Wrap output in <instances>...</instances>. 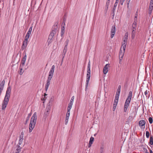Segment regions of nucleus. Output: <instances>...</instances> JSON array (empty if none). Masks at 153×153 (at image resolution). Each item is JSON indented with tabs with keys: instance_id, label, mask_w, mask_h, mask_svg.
I'll return each mask as SVG.
<instances>
[{
	"instance_id": "nucleus-3",
	"label": "nucleus",
	"mask_w": 153,
	"mask_h": 153,
	"mask_svg": "<svg viewBox=\"0 0 153 153\" xmlns=\"http://www.w3.org/2000/svg\"><path fill=\"white\" fill-rule=\"evenodd\" d=\"M36 119L37 114L36 112H35L33 114L30 120L29 125V133L31 132L35 127L36 121Z\"/></svg>"
},
{
	"instance_id": "nucleus-53",
	"label": "nucleus",
	"mask_w": 153,
	"mask_h": 153,
	"mask_svg": "<svg viewBox=\"0 0 153 153\" xmlns=\"http://www.w3.org/2000/svg\"><path fill=\"white\" fill-rule=\"evenodd\" d=\"M43 100H45V97H44L43 99Z\"/></svg>"
},
{
	"instance_id": "nucleus-28",
	"label": "nucleus",
	"mask_w": 153,
	"mask_h": 153,
	"mask_svg": "<svg viewBox=\"0 0 153 153\" xmlns=\"http://www.w3.org/2000/svg\"><path fill=\"white\" fill-rule=\"evenodd\" d=\"M27 56L25 54L22 58V61L25 62Z\"/></svg>"
},
{
	"instance_id": "nucleus-37",
	"label": "nucleus",
	"mask_w": 153,
	"mask_h": 153,
	"mask_svg": "<svg viewBox=\"0 0 153 153\" xmlns=\"http://www.w3.org/2000/svg\"><path fill=\"white\" fill-rule=\"evenodd\" d=\"M90 67H91L90 62V61H89V62H88V63L87 68H90Z\"/></svg>"
},
{
	"instance_id": "nucleus-40",
	"label": "nucleus",
	"mask_w": 153,
	"mask_h": 153,
	"mask_svg": "<svg viewBox=\"0 0 153 153\" xmlns=\"http://www.w3.org/2000/svg\"><path fill=\"white\" fill-rule=\"evenodd\" d=\"M119 97L116 96L114 100H118V101Z\"/></svg>"
},
{
	"instance_id": "nucleus-32",
	"label": "nucleus",
	"mask_w": 153,
	"mask_h": 153,
	"mask_svg": "<svg viewBox=\"0 0 153 153\" xmlns=\"http://www.w3.org/2000/svg\"><path fill=\"white\" fill-rule=\"evenodd\" d=\"M119 2V0H116L115 3L114 4V7H117V4Z\"/></svg>"
},
{
	"instance_id": "nucleus-30",
	"label": "nucleus",
	"mask_w": 153,
	"mask_h": 153,
	"mask_svg": "<svg viewBox=\"0 0 153 153\" xmlns=\"http://www.w3.org/2000/svg\"><path fill=\"white\" fill-rule=\"evenodd\" d=\"M149 123L150 124H152L153 122L152 118L151 117H149Z\"/></svg>"
},
{
	"instance_id": "nucleus-23",
	"label": "nucleus",
	"mask_w": 153,
	"mask_h": 153,
	"mask_svg": "<svg viewBox=\"0 0 153 153\" xmlns=\"http://www.w3.org/2000/svg\"><path fill=\"white\" fill-rule=\"evenodd\" d=\"M68 42V40L65 42L66 45H65L64 50L67 51V45Z\"/></svg>"
},
{
	"instance_id": "nucleus-21",
	"label": "nucleus",
	"mask_w": 153,
	"mask_h": 153,
	"mask_svg": "<svg viewBox=\"0 0 153 153\" xmlns=\"http://www.w3.org/2000/svg\"><path fill=\"white\" fill-rule=\"evenodd\" d=\"M149 143L151 145H153V138L152 136L150 137L149 142Z\"/></svg>"
},
{
	"instance_id": "nucleus-36",
	"label": "nucleus",
	"mask_w": 153,
	"mask_h": 153,
	"mask_svg": "<svg viewBox=\"0 0 153 153\" xmlns=\"http://www.w3.org/2000/svg\"><path fill=\"white\" fill-rule=\"evenodd\" d=\"M125 0H120V4L121 5H123Z\"/></svg>"
},
{
	"instance_id": "nucleus-34",
	"label": "nucleus",
	"mask_w": 153,
	"mask_h": 153,
	"mask_svg": "<svg viewBox=\"0 0 153 153\" xmlns=\"http://www.w3.org/2000/svg\"><path fill=\"white\" fill-rule=\"evenodd\" d=\"M25 62L21 61L20 65H21L22 67H23V66L25 65Z\"/></svg>"
},
{
	"instance_id": "nucleus-46",
	"label": "nucleus",
	"mask_w": 153,
	"mask_h": 153,
	"mask_svg": "<svg viewBox=\"0 0 153 153\" xmlns=\"http://www.w3.org/2000/svg\"><path fill=\"white\" fill-rule=\"evenodd\" d=\"M116 106L115 105V107H114V106L113 105V111H114V110H115V108H116Z\"/></svg>"
},
{
	"instance_id": "nucleus-57",
	"label": "nucleus",
	"mask_w": 153,
	"mask_h": 153,
	"mask_svg": "<svg viewBox=\"0 0 153 153\" xmlns=\"http://www.w3.org/2000/svg\"><path fill=\"white\" fill-rule=\"evenodd\" d=\"M146 153H149L148 152H146Z\"/></svg>"
},
{
	"instance_id": "nucleus-47",
	"label": "nucleus",
	"mask_w": 153,
	"mask_h": 153,
	"mask_svg": "<svg viewBox=\"0 0 153 153\" xmlns=\"http://www.w3.org/2000/svg\"><path fill=\"white\" fill-rule=\"evenodd\" d=\"M92 144H90V143H89L88 144V147H90L91 146Z\"/></svg>"
},
{
	"instance_id": "nucleus-38",
	"label": "nucleus",
	"mask_w": 153,
	"mask_h": 153,
	"mask_svg": "<svg viewBox=\"0 0 153 153\" xmlns=\"http://www.w3.org/2000/svg\"><path fill=\"white\" fill-rule=\"evenodd\" d=\"M144 94H145V96H146V97H147L148 95V91H147V90H146L145 91V92H144Z\"/></svg>"
},
{
	"instance_id": "nucleus-61",
	"label": "nucleus",
	"mask_w": 153,
	"mask_h": 153,
	"mask_svg": "<svg viewBox=\"0 0 153 153\" xmlns=\"http://www.w3.org/2000/svg\"><path fill=\"white\" fill-rule=\"evenodd\" d=\"M15 153H19L18 152H16Z\"/></svg>"
},
{
	"instance_id": "nucleus-13",
	"label": "nucleus",
	"mask_w": 153,
	"mask_h": 153,
	"mask_svg": "<svg viewBox=\"0 0 153 153\" xmlns=\"http://www.w3.org/2000/svg\"><path fill=\"white\" fill-rule=\"evenodd\" d=\"M56 30V29H55L54 30H52V32L51 33L50 35L49 36V38L48 39V41L50 39V41H51V40L52 39L53 37L54 36V34H55Z\"/></svg>"
},
{
	"instance_id": "nucleus-8",
	"label": "nucleus",
	"mask_w": 153,
	"mask_h": 153,
	"mask_svg": "<svg viewBox=\"0 0 153 153\" xmlns=\"http://www.w3.org/2000/svg\"><path fill=\"white\" fill-rule=\"evenodd\" d=\"M116 32V28L115 25H113L111 27V37L112 39L114 36Z\"/></svg>"
},
{
	"instance_id": "nucleus-44",
	"label": "nucleus",
	"mask_w": 153,
	"mask_h": 153,
	"mask_svg": "<svg viewBox=\"0 0 153 153\" xmlns=\"http://www.w3.org/2000/svg\"><path fill=\"white\" fill-rule=\"evenodd\" d=\"M103 147L102 146L100 147V150H102V151H103Z\"/></svg>"
},
{
	"instance_id": "nucleus-35",
	"label": "nucleus",
	"mask_w": 153,
	"mask_h": 153,
	"mask_svg": "<svg viewBox=\"0 0 153 153\" xmlns=\"http://www.w3.org/2000/svg\"><path fill=\"white\" fill-rule=\"evenodd\" d=\"M133 118L131 116H129L128 117V120L130 121H131L133 120Z\"/></svg>"
},
{
	"instance_id": "nucleus-5",
	"label": "nucleus",
	"mask_w": 153,
	"mask_h": 153,
	"mask_svg": "<svg viewBox=\"0 0 153 153\" xmlns=\"http://www.w3.org/2000/svg\"><path fill=\"white\" fill-rule=\"evenodd\" d=\"M91 70L90 68H87V74H86V79L85 82V89H87L88 86L89 81L91 77Z\"/></svg>"
},
{
	"instance_id": "nucleus-59",
	"label": "nucleus",
	"mask_w": 153,
	"mask_h": 153,
	"mask_svg": "<svg viewBox=\"0 0 153 153\" xmlns=\"http://www.w3.org/2000/svg\"><path fill=\"white\" fill-rule=\"evenodd\" d=\"M45 94V95H47V94Z\"/></svg>"
},
{
	"instance_id": "nucleus-1",
	"label": "nucleus",
	"mask_w": 153,
	"mask_h": 153,
	"mask_svg": "<svg viewBox=\"0 0 153 153\" xmlns=\"http://www.w3.org/2000/svg\"><path fill=\"white\" fill-rule=\"evenodd\" d=\"M11 88L10 87H8L7 88L6 94L4 100L2 104V109L4 110L8 104L9 98L10 96Z\"/></svg>"
},
{
	"instance_id": "nucleus-24",
	"label": "nucleus",
	"mask_w": 153,
	"mask_h": 153,
	"mask_svg": "<svg viewBox=\"0 0 153 153\" xmlns=\"http://www.w3.org/2000/svg\"><path fill=\"white\" fill-rule=\"evenodd\" d=\"M110 2V0H108L106 2L105 7H107V9H108V6L109 5Z\"/></svg>"
},
{
	"instance_id": "nucleus-49",
	"label": "nucleus",
	"mask_w": 153,
	"mask_h": 153,
	"mask_svg": "<svg viewBox=\"0 0 153 153\" xmlns=\"http://www.w3.org/2000/svg\"><path fill=\"white\" fill-rule=\"evenodd\" d=\"M21 135L23 136L24 135V133L23 132H22L21 133Z\"/></svg>"
},
{
	"instance_id": "nucleus-17",
	"label": "nucleus",
	"mask_w": 153,
	"mask_h": 153,
	"mask_svg": "<svg viewBox=\"0 0 153 153\" xmlns=\"http://www.w3.org/2000/svg\"><path fill=\"white\" fill-rule=\"evenodd\" d=\"M136 33V30H132L131 38L132 39H134V38Z\"/></svg>"
},
{
	"instance_id": "nucleus-39",
	"label": "nucleus",
	"mask_w": 153,
	"mask_h": 153,
	"mask_svg": "<svg viewBox=\"0 0 153 153\" xmlns=\"http://www.w3.org/2000/svg\"><path fill=\"white\" fill-rule=\"evenodd\" d=\"M68 119H69L66 118L65 120V124H66V125L68 123Z\"/></svg>"
},
{
	"instance_id": "nucleus-2",
	"label": "nucleus",
	"mask_w": 153,
	"mask_h": 153,
	"mask_svg": "<svg viewBox=\"0 0 153 153\" xmlns=\"http://www.w3.org/2000/svg\"><path fill=\"white\" fill-rule=\"evenodd\" d=\"M54 69L55 66L54 65H52L49 72L48 77L47 81V83L45 85V89L46 91L48 90L49 86L50 84L51 80L53 75Z\"/></svg>"
},
{
	"instance_id": "nucleus-9",
	"label": "nucleus",
	"mask_w": 153,
	"mask_h": 153,
	"mask_svg": "<svg viewBox=\"0 0 153 153\" xmlns=\"http://www.w3.org/2000/svg\"><path fill=\"white\" fill-rule=\"evenodd\" d=\"M28 44V40L25 39L23 42V43L21 47V49L22 50L25 49L27 47Z\"/></svg>"
},
{
	"instance_id": "nucleus-11",
	"label": "nucleus",
	"mask_w": 153,
	"mask_h": 153,
	"mask_svg": "<svg viewBox=\"0 0 153 153\" xmlns=\"http://www.w3.org/2000/svg\"><path fill=\"white\" fill-rule=\"evenodd\" d=\"M153 9V2H150L149 8V14L151 15Z\"/></svg>"
},
{
	"instance_id": "nucleus-27",
	"label": "nucleus",
	"mask_w": 153,
	"mask_h": 153,
	"mask_svg": "<svg viewBox=\"0 0 153 153\" xmlns=\"http://www.w3.org/2000/svg\"><path fill=\"white\" fill-rule=\"evenodd\" d=\"M23 140V139L19 138V143L18 144H19V145H21L22 143Z\"/></svg>"
},
{
	"instance_id": "nucleus-19",
	"label": "nucleus",
	"mask_w": 153,
	"mask_h": 153,
	"mask_svg": "<svg viewBox=\"0 0 153 153\" xmlns=\"http://www.w3.org/2000/svg\"><path fill=\"white\" fill-rule=\"evenodd\" d=\"M71 110L67 109V112L66 115V118H69V117L70 115V111Z\"/></svg>"
},
{
	"instance_id": "nucleus-52",
	"label": "nucleus",
	"mask_w": 153,
	"mask_h": 153,
	"mask_svg": "<svg viewBox=\"0 0 153 153\" xmlns=\"http://www.w3.org/2000/svg\"><path fill=\"white\" fill-rule=\"evenodd\" d=\"M108 9H107V7H106L105 6V10H106V11H107V10Z\"/></svg>"
},
{
	"instance_id": "nucleus-50",
	"label": "nucleus",
	"mask_w": 153,
	"mask_h": 153,
	"mask_svg": "<svg viewBox=\"0 0 153 153\" xmlns=\"http://www.w3.org/2000/svg\"><path fill=\"white\" fill-rule=\"evenodd\" d=\"M28 120H29V119H28V118L26 119V122H25L26 123H27V122L28 121Z\"/></svg>"
},
{
	"instance_id": "nucleus-51",
	"label": "nucleus",
	"mask_w": 153,
	"mask_h": 153,
	"mask_svg": "<svg viewBox=\"0 0 153 153\" xmlns=\"http://www.w3.org/2000/svg\"><path fill=\"white\" fill-rule=\"evenodd\" d=\"M150 153H152V150H151V149L150 150Z\"/></svg>"
},
{
	"instance_id": "nucleus-42",
	"label": "nucleus",
	"mask_w": 153,
	"mask_h": 153,
	"mask_svg": "<svg viewBox=\"0 0 153 153\" xmlns=\"http://www.w3.org/2000/svg\"><path fill=\"white\" fill-rule=\"evenodd\" d=\"M120 94V93H118V92H117L116 93V96L119 97Z\"/></svg>"
},
{
	"instance_id": "nucleus-41",
	"label": "nucleus",
	"mask_w": 153,
	"mask_h": 153,
	"mask_svg": "<svg viewBox=\"0 0 153 153\" xmlns=\"http://www.w3.org/2000/svg\"><path fill=\"white\" fill-rule=\"evenodd\" d=\"M32 30V27H30L29 28V29L28 32H30L31 33Z\"/></svg>"
},
{
	"instance_id": "nucleus-18",
	"label": "nucleus",
	"mask_w": 153,
	"mask_h": 153,
	"mask_svg": "<svg viewBox=\"0 0 153 153\" xmlns=\"http://www.w3.org/2000/svg\"><path fill=\"white\" fill-rule=\"evenodd\" d=\"M23 67H22L21 65H20L19 69H20V71H19V73L20 75H22L23 73Z\"/></svg>"
},
{
	"instance_id": "nucleus-31",
	"label": "nucleus",
	"mask_w": 153,
	"mask_h": 153,
	"mask_svg": "<svg viewBox=\"0 0 153 153\" xmlns=\"http://www.w3.org/2000/svg\"><path fill=\"white\" fill-rule=\"evenodd\" d=\"M118 100H114V104H113L114 106V107H115V105L117 106V104L118 103Z\"/></svg>"
},
{
	"instance_id": "nucleus-54",
	"label": "nucleus",
	"mask_w": 153,
	"mask_h": 153,
	"mask_svg": "<svg viewBox=\"0 0 153 153\" xmlns=\"http://www.w3.org/2000/svg\"><path fill=\"white\" fill-rule=\"evenodd\" d=\"M153 2V0H151L150 1Z\"/></svg>"
},
{
	"instance_id": "nucleus-58",
	"label": "nucleus",
	"mask_w": 153,
	"mask_h": 153,
	"mask_svg": "<svg viewBox=\"0 0 153 153\" xmlns=\"http://www.w3.org/2000/svg\"><path fill=\"white\" fill-rule=\"evenodd\" d=\"M48 111H48V110H47V112H48Z\"/></svg>"
},
{
	"instance_id": "nucleus-20",
	"label": "nucleus",
	"mask_w": 153,
	"mask_h": 153,
	"mask_svg": "<svg viewBox=\"0 0 153 153\" xmlns=\"http://www.w3.org/2000/svg\"><path fill=\"white\" fill-rule=\"evenodd\" d=\"M31 33L30 32H27L25 36V39L28 40L31 34Z\"/></svg>"
},
{
	"instance_id": "nucleus-10",
	"label": "nucleus",
	"mask_w": 153,
	"mask_h": 153,
	"mask_svg": "<svg viewBox=\"0 0 153 153\" xmlns=\"http://www.w3.org/2000/svg\"><path fill=\"white\" fill-rule=\"evenodd\" d=\"M74 97L73 96L72 97L69 103L68 108V109L71 110L72 107V106L74 100Z\"/></svg>"
},
{
	"instance_id": "nucleus-7",
	"label": "nucleus",
	"mask_w": 153,
	"mask_h": 153,
	"mask_svg": "<svg viewBox=\"0 0 153 153\" xmlns=\"http://www.w3.org/2000/svg\"><path fill=\"white\" fill-rule=\"evenodd\" d=\"M125 50V49H124L122 48V47H121L119 55V59L120 61H121L123 58Z\"/></svg>"
},
{
	"instance_id": "nucleus-12",
	"label": "nucleus",
	"mask_w": 153,
	"mask_h": 153,
	"mask_svg": "<svg viewBox=\"0 0 153 153\" xmlns=\"http://www.w3.org/2000/svg\"><path fill=\"white\" fill-rule=\"evenodd\" d=\"M145 121L144 120H141L139 121V125L141 128L144 129L145 128Z\"/></svg>"
},
{
	"instance_id": "nucleus-56",
	"label": "nucleus",
	"mask_w": 153,
	"mask_h": 153,
	"mask_svg": "<svg viewBox=\"0 0 153 153\" xmlns=\"http://www.w3.org/2000/svg\"><path fill=\"white\" fill-rule=\"evenodd\" d=\"M63 61V60H62V62Z\"/></svg>"
},
{
	"instance_id": "nucleus-15",
	"label": "nucleus",
	"mask_w": 153,
	"mask_h": 153,
	"mask_svg": "<svg viewBox=\"0 0 153 153\" xmlns=\"http://www.w3.org/2000/svg\"><path fill=\"white\" fill-rule=\"evenodd\" d=\"M137 28V23L136 22L134 21L133 22L132 27V30H136Z\"/></svg>"
},
{
	"instance_id": "nucleus-33",
	"label": "nucleus",
	"mask_w": 153,
	"mask_h": 153,
	"mask_svg": "<svg viewBox=\"0 0 153 153\" xmlns=\"http://www.w3.org/2000/svg\"><path fill=\"white\" fill-rule=\"evenodd\" d=\"M120 88H121V86L120 85L119 86L117 92H118V93H120Z\"/></svg>"
},
{
	"instance_id": "nucleus-4",
	"label": "nucleus",
	"mask_w": 153,
	"mask_h": 153,
	"mask_svg": "<svg viewBox=\"0 0 153 153\" xmlns=\"http://www.w3.org/2000/svg\"><path fill=\"white\" fill-rule=\"evenodd\" d=\"M132 92L131 91H130L129 92L128 96L124 104L123 108V111L126 112L129 106V104L132 96Z\"/></svg>"
},
{
	"instance_id": "nucleus-60",
	"label": "nucleus",
	"mask_w": 153,
	"mask_h": 153,
	"mask_svg": "<svg viewBox=\"0 0 153 153\" xmlns=\"http://www.w3.org/2000/svg\"><path fill=\"white\" fill-rule=\"evenodd\" d=\"M128 0V1L129 2L130 0Z\"/></svg>"
},
{
	"instance_id": "nucleus-45",
	"label": "nucleus",
	"mask_w": 153,
	"mask_h": 153,
	"mask_svg": "<svg viewBox=\"0 0 153 153\" xmlns=\"http://www.w3.org/2000/svg\"><path fill=\"white\" fill-rule=\"evenodd\" d=\"M19 138L23 139V136L20 135L19 137Z\"/></svg>"
},
{
	"instance_id": "nucleus-29",
	"label": "nucleus",
	"mask_w": 153,
	"mask_h": 153,
	"mask_svg": "<svg viewBox=\"0 0 153 153\" xmlns=\"http://www.w3.org/2000/svg\"><path fill=\"white\" fill-rule=\"evenodd\" d=\"M146 136L147 138H149L150 135L148 131H146Z\"/></svg>"
},
{
	"instance_id": "nucleus-25",
	"label": "nucleus",
	"mask_w": 153,
	"mask_h": 153,
	"mask_svg": "<svg viewBox=\"0 0 153 153\" xmlns=\"http://www.w3.org/2000/svg\"><path fill=\"white\" fill-rule=\"evenodd\" d=\"M67 51L65 50H63V54L62 55V60H63L64 58L65 55Z\"/></svg>"
},
{
	"instance_id": "nucleus-48",
	"label": "nucleus",
	"mask_w": 153,
	"mask_h": 153,
	"mask_svg": "<svg viewBox=\"0 0 153 153\" xmlns=\"http://www.w3.org/2000/svg\"><path fill=\"white\" fill-rule=\"evenodd\" d=\"M103 151H102V150L100 151V153H103Z\"/></svg>"
},
{
	"instance_id": "nucleus-16",
	"label": "nucleus",
	"mask_w": 153,
	"mask_h": 153,
	"mask_svg": "<svg viewBox=\"0 0 153 153\" xmlns=\"http://www.w3.org/2000/svg\"><path fill=\"white\" fill-rule=\"evenodd\" d=\"M65 30V27L63 26L61 28V36H62L63 35V34L64 33Z\"/></svg>"
},
{
	"instance_id": "nucleus-43",
	"label": "nucleus",
	"mask_w": 153,
	"mask_h": 153,
	"mask_svg": "<svg viewBox=\"0 0 153 153\" xmlns=\"http://www.w3.org/2000/svg\"><path fill=\"white\" fill-rule=\"evenodd\" d=\"M31 113H30V114H28V116H27V118H28V119H29V117H30V116H31Z\"/></svg>"
},
{
	"instance_id": "nucleus-14",
	"label": "nucleus",
	"mask_w": 153,
	"mask_h": 153,
	"mask_svg": "<svg viewBox=\"0 0 153 153\" xmlns=\"http://www.w3.org/2000/svg\"><path fill=\"white\" fill-rule=\"evenodd\" d=\"M109 66L108 64H106L103 68V73L104 74H106L108 71V68Z\"/></svg>"
},
{
	"instance_id": "nucleus-22",
	"label": "nucleus",
	"mask_w": 153,
	"mask_h": 153,
	"mask_svg": "<svg viewBox=\"0 0 153 153\" xmlns=\"http://www.w3.org/2000/svg\"><path fill=\"white\" fill-rule=\"evenodd\" d=\"M19 144L17 145V148L16 149L17 152H18L19 153L21 151V148L19 146Z\"/></svg>"
},
{
	"instance_id": "nucleus-55",
	"label": "nucleus",
	"mask_w": 153,
	"mask_h": 153,
	"mask_svg": "<svg viewBox=\"0 0 153 153\" xmlns=\"http://www.w3.org/2000/svg\"><path fill=\"white\" fill-rule=\"evenodd\" d=\"M116 8V7H114V8H113V10H115V9Z\"/></svg>"
},
{
	"instance_id": "nucleus-6",
	"label": "nucleus",
	"mask_w": 153,
	"mask_h": 153,
	"mask_svg": "<svg viewBox=\"0 0 153 153\" xmlns=\"http://www.w3.org/2000/svg\"><path fill=\"white\" fill-rule=\"evenodd\" d=\"M128 38V34L127 33H126L124 36V39L123 40V42L122 43V45L121 47H122V48L124 49H126L127 42V41Z\"/></svg>"
},
{
	"instance_id": "nucleus-26",
	"label": "nucleus",
	"mask_w": 153,
	"mask_h": 153,
	"mask_svg": "<svg viewBox=\"0 0 153 153\" xmlns=\"http://www.w3.org/2000/svg\"><path fill=\"white\" fill-rule=\"evenodd\" d=\"M94 140V138L93 137H91L90 140V141H89V143H90V144H92L93 143V142Z\"/></svg>"
}]
</instances>
